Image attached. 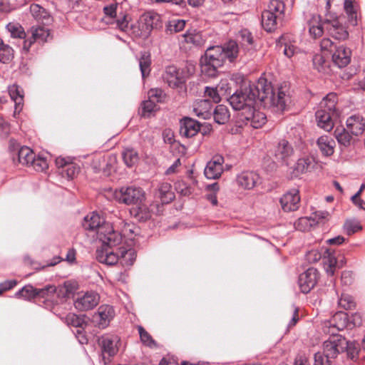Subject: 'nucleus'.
<instances>
[{"instance_id":"obj_1","label":"nucleus","mask_w":365,"mask_h":365,"mask_svg":"<svg viewBox=\"0 0 365 365\" xmlns=\"http://www.w3.org/2000/svg\"><path fill=\"white\" fill-rule=\"evenodd\" d=\"M227 101L235 110L248 108L252 114L260 107L284 112L291 103L289 86L284 82L274 86L265 78L260 77L254 83L244 81Z\"/></svg>"},{"instance_id":"obj_2","label":"nucleus","mask_w":365,"mask_h":365,"mask_svg":"<svg viewBox=\"0 0 365 365\" xmlns=\"http://www.w3.org/2000/svg\"><path fill=\"white\" fill-rule=\"evenodd\" d=\"M82 226L85 230L96 234V238L103 245L116 246L122 242V234L115 231L113 225L106 222L96 212H92L85 216Z\"/></svg>"},{"instance_id":"obj_3","label":"nucleus","mask_w":365,"mask_h":365,"mask_svg":"<svg viewBox=\"0 0 365 365\" xmlns=\"http://www.w3.org/2000/svg\"><path fill=\"white\" fill-rule=\"evenodd\" d=\"M238 46L235 41H230L222 46H215L208 48L205 53V58H202L201 62L205 63V66L208 69L212 68L209 75L213 76L217 69L228 60L229 62H233L237 57Z\"/></svg>"},{"instance_id":"obj_4","label":"nucleus","mask_w":365,"mask_h":365,"mask_svg":"<svg viewBox=\"0 0 365 365\" xmlns=\"http://www.w3.org/2000/svg\"><path fill=\"white\" fill-rule=\"evenodd\" d=\"M321 50L331 56L333 63L339 68L346 67L351 61V50L341 43L324 38L320 43Z\"/></svg>"},{"instance_id":"obj_5","label":"nucleus","mask_w":365,"mask_h":365,"mask_svg":"<svg viewBox=\"0 0 365 365\" xmlns=\"http://www.w3.org/2000/svg\"><path fill=\"white\" fill-rule=\"evenodd\" d=\"M115 197L119 202L128 205L141 204L145 199L144 191L135 186L122 187L116 190Z\"/></svg>"},{"instance_id":"obj_6","label":"nucleus","mask_w":365,"mask_h":365,"mask_svg":"<svg viewBox=\"0 0 365 365\" xmlns=\"http://www.w3.org/2000/svg\"><path fill=\"white\" fill-rule=\"evenodd\" d=\"M162 79L169 87L178 89L182 94L186 93L185 78L175 66H169L165 68L162 74Z\"/></svg>"},{"instance_id":"obj_7","label":"nucleus","mask_w":365,"mask_h":365,"mask_svg":"<svg viewBox=\"0 0 365 365\" xmlns=\"http://www.w3.org/2000/svg\"><path fill=\"white\" fill-rule=\"evenodd\" d=\"M325 29L334 40L341 41L349 37V32L343 25L341 18L337 16L332 14L326 16Z\"/></svg>"},{"instance_id":"obj_8","label":"nucleus","mask_w":365,"mask_h":365,"mask_svg":"<svg viewBox=\"0 0 365 365\" xmlns=\"http://www.w3.org/2000/svg\"><path fill=\"white\" fill-rule=\"evenodd\" d=\"M349 323V315L344 312H336L331 318L324 323V331L331 336H339L337 332L343 331Z\"/></svg>"},{"instance_id":"obj_9","label":"nucleus","mask_w":365,"mask_h":365,"mask_svg":"<svg viewBox=\"0 0 365 365\" xmlns=\"http://www.w3.org/2000/svg\"><path fill=\"white\" fill-rule=\"evenodd\" d=\"M120 341V337L113 334H106L98 339V344L101 347L103 359L105 364L106 363V356L110 357L118 353Z\"/></svg>"},{"instance_id":"obj_10","label":"nucleus","mask_w":365,"mask_h":365,"mask_svg":"<svg viewBox=\"0 0 365 365\" xmlns=\"http://www.w3.org/2000/svg\"><path fill=\"white\" fill-rule=\"evenodd\" d=\"M346 338L342 336H331L324 342L323 353L327 357L334 361L337 356L344 351Z\"/></svg>"},{"instance_id":"obj_11","label":"nucleus","mask_w":365,"mask_h":365,"mask_svg":"<svg viewBox=\"0 0 365 365\" xmlns=\"http://www.w3.org/2000/svg\"><path fill=\"white\" fill-rule=\"evenodd\" d=\"M30 32L31 36L23 41L22 50L24 53L29 51L34 43H43L46 42L50 35L49 30L43 25L32 26Z\"/></svg>"},{"instance_id":"obj_12","label":"nucleus","mask_w":365,"mask_h":365,"mask_svg":"<svg viewBox=\"0 0 365 365\" xmlns=\"http://www.w3.org/2000/svg\"><path fill=\"white\" fill-rule=\"evenodd\" d=\"M120 245L110 246L102 244L101 249H97L96 253V259L102 264L113 266L119 262L120 252L118 250Z\"/></svg>"},{"instance_id":"obj_13","label":"nucleus","mask_w":365,"mask_h":365,"mask_svg":"<svg viewBox=\"0 0 365 365\" xmlns=\"http://www.w3.org/2000/svg\"><path fill=\"white\" fill-rule=\"evenodd\" d=\"M114 308L108 304L101 305L97 312L93 315V322L100 329L106 328L114 318Z\"/></svg>"},{"instance_id":"obj_14","label":"nucleus","mask_w":365,"mask_h":365,"mask_svg":"<svg viewBox=\"0 0 365 365\" xmlns=\"http://www.w3.org/2000/svg\"><path fill=\"white\" fill-rule=\"evenodd\" d=\"M270 153L274 156L277 162L288 165L289 160L294 154V149L287 140L282 139L270 150Z\"/></svg>"},{"instance_id":"obj_15","label":"nucleus","mask_w":365,"mask_h":365,"mask_svg":"<svg viewBox=\"0 0 365 365\" xmlns=\"http://www.w3.org/2000/svg\"><path fill=\"white\" fill-rule=\"evenodd\" d=\"M100 297L95 292H86L78 294L74 300V306L79 311H87L94 308L98 303Z\"/></svg>"},{"instance_id":"obj_16","label":"nucleus","mask_w":365,"mask_h":365,"mask_svg":"<svg viewBox=\"0 0 365 365\" xmlns=\"http://www.w3.org/2000/svg\"><path fill=\"white\" fill-rule=\"evenodd\" d=\"M318 279L317 269L309 267L299 276L298 284L302 293L307 294L316 285Z\"/></svg>"},{"instance_id":"obj_17","label":"nucleus","mask_w":365,"mask_h":365,"mask_svg":"<svg viewBox=\"0 0 365 365\" xmlns=\"http://www.w3.org/2000/svg\"><path fill=\"white\" fill-rule=\"evenodd\" d=\"M279 202L284 212L298 210L300 205L299 191L295 188L288 190L282 196Z\"/></svg>"},{"instance_id":"obj_18","label":"nucleus","mask_w":365,"mask_h":365,"mask_svg":"<svg viewBox=\"0 0 365 365\" xmlns=\"http://www.w3.org/2000/svg\"><path fill=\"white\" fill-rule=\"evenodd\" d=\"M224 158L221 155H216L210 160L205 168L204 174L207 179L219 178L224 171Z\"/></svg>"},{"instance_id":"obj_19","label":"nucleus","mask_w":365,"mask_h":365,"mask_svg":"<svg viewBox=\"0 0 365 365\" xmlns=\"http://www.w3.org/2000/svg\"><path fill=\"white\" fill-rule=\"evenodd\" d=\"M337 96L334 93H329L317 106L314 114H335L336 112Z\"/></svg>"},{"instance_id":"obj_20","label":"nucleus","mask_w":365,"mask_h":365,"mask_svg":"<svg viewBox=\"0 0 365 365\" xmlns=\"http://www.w3.org/2000/svg\"><path fill=\"white\" fill-rule=\"evenodd\" d=\"M200 131V123L185 116L180 120V133L185 138H192Z\"/></svg>"},{"instance_id":"obj_21","label":"nucleus","mask_w":365,"mask_h":365,"mask_svg":"<svg viewBox=\"0 0 365 365\" xmlns=\"http://www.w3.org/2000/svg\"><path fill=\"white\" fill-rule=\"evenodd\" d=\"M324 268L327 274L333 276L336 267H341L343 265V261L339 262L336 258L335 252L330 249H326L323 252Z\"/></svg>"},{"instance_id":"obj_22","label":"nucleus","mask_w":365,"mask_h":365,"mask_svg":"<svg viewBox=\"0 0 365 365\" xmlns=\"http://www.w3.org/2000/svg\"><path fill=\"white\" fill-rule=\"evenodd\" d=\"M259 178L258 174L253 171H242L237 175L236 182L241 188L250 190L256 185Z\"/></svg>"},{"instance_id":"obj_23","label":"nucleus","mask_w":365,"mask_h":365,"mask_svg":"<svg viewBox=\"0 0 365 365\" xmlns=\"http://www.w3.org/2000/svg\"><path fill=\"white\" fill-rule=\"evenodd\" d=\"M8 91L11 99L14 103V114H19L24 107V90L21 86L14 84L9 86Z\"/></svg>"},{"instance_id":"obj_24","label":"nucleus","mask_w":365,"mask_h":365,"mask_svg":"<svg viewBox=\"0 0 365 365\" xmlns=\"http://www.w3.org/2000/svg\"><path fill=\"white\" fill-rule=\"evenodd\" d=\"M30 12L34 19L38 24L47 26L51 24L53 21V18L50 14L44 8L38 4H31L30 6Z\"/></svg>"},{"instance_id":"obj_25","label":"nucleus","mask_w":365,"mask_h":365,"mask_svg":"<svg viewBox=\"0 0 365 365\" xmlns=\"http://www.w3.org/2000/svg\"><path fill=\"white\" fill-rule=\"evenodd\" d=\"M335 138L340 146L341 151H344L354 144V138L349 132L344 128H336L334 130Z\"/></svg>"},{"instance_id":"obj_26","label":"nucleus","mask_w":365,"mask_h":365,"mask_svg":"<svg viewBox=\"0 0 365 365\" xmlns=\"http://www.w3.org/2000/svg\"><path fill=\"white\" fill-rule=\"evenodd\" d=\"M346 124L348 130L354 135L362 134L365 130V120L362 115H350Z\"/></svg>"},{"instance_id":"obj_27","label":"nucleus","mask_w":365,"mask_h":365,"mask_svg":"<svg viewBox=\"0 0 365 365\" xmlns=\"http://www.w3.org/2000/svg\"><path fill=\"white\" fill-rule=\"evenodd\" d=\"M159 16L156 14L145 13L139 20V27L145 34H150L151 30L157 26Z\"/></svg>"},{"instance_id":"obj_28","label":"nucleus","mask_w":365,"mask_h":365,"mask_svg":"<svg viewBox=\"0 0 365 365\" xmlns=\"http://www.w3.org/2000/svg\"><path fill=\"white\" fill-rule=\"evenodd\" d=\"M317 144L323 155L328 157L333 155L336 143L332 138L328 135L320 136L317 140Z\"/></svg>"},{"instance_id":"obj_29","label":"nucleus","mask_w":365,"mask_h":365,"mask_svg":"<svg viewBox=\"0 0 365 365\" xmlns=\"http://www.w3.org/2000/svg\"><path fill=\"white\" fill-rule=\"evenodd\" d=\"M155 195L163 204H168L175 198L174 192L171 190V185L167 182H163L158 185Z\"/></svg>"},{"instance_id":"obj_30","label":"nucleus","mask_w":365,"mask_h":365,"mask_svg":"<svg viewBox=\"0 0 365 365\" xmlns=\"http://www.w3.org/2000/svg\"><path fill=\"white\" fill-rule=\"evenodd\" d=\"M34 155L35 153L30 148L23 146L13 154L12 158L14 161L17 160L19 163L29 166L31 160H34Z\"/></svg>"},{"instance_id":"obj_31","label":"nucleus","mask_w":365,"mask_h":365,"mask_svg":"<svg viewBox=\"0 0 365 365\" xmlns=\"http://www.w3.org/2000/svg\"><path fill=\"white\" fill-rule=\"evenodd\" d=\"M281 21L277 18L271 12H267L265 10L262 11L261 16V24L262 28L267 32H272L277 29L278 21Z\"/></svg>"},{"instance_id":"obj_32","label":"nucleus","mask_w":365,"mask_h":365,"mask_svg":"<svg viewBox=\"0 0 365 365\" xmlns=\"http://www.w3.org/2000/svg\"><path fill=\"white\" fill-rule=\"evenodd\" d=\"M120 252L119 263L123 267H129L132 266L135 261L136 254L133 249H125L123 247H119L118 249Z\"/></svg>"},{"instance_id":"obj_33","label":"nucleus","mask_w":365,"mask_h":365,"mask_svg":"<svg viewBox=\"0 0 365 365\" xmlns=\"http://www.w3.org/2000/svg\"><path fill=\"white\" fill-rule=\"evenodd\" d=\"M213 103L210 99H197L192 103L195 114H211Z\"/></svg>"},{"instance_id":"obj_34","label":"nucleus","mask_w":365,"mask_h":365,"mask_svg":"<svg viewBox=\"0 0 365 365\" xmlns=\"http://www.w3.org/2000/svg\"><path fill=\"white\" fill-rule=\"evenodd\" d=\"M325 29V19H321L320 16H314L312 21L309 23V34L314 38L321 36Z\"/></svg>"},{"instance_id":"obj_35","label":"nucleus","mask_w":365,"mask_h":365,"mask_svg":"<svg viewBox=\"0 0 365 365\" xmlns=\"http://www.w3.org/2000/svg\"><path fill=\"white\" fill-rule=\"evenodd\" d=\"M130 213L139 221H146L151 217V212L146 205L143 202L136 205L130 210Z\"/></svg>"},{"instance_id":"obj_36","label":"nucleus","mask_w":365,"mask_h":365,"mask_svg":"<svg viewBox=\"0 0 365 365\" xmlns=\"http://www.w3.org/2000/svg\"><path fill=\"white\" fill-rule=\"evenodd\" d=\"M14 49L0 38V62L9 63L14 58Z\"/></svg>"},{"instance_id":"obj_37","label":"nucleus","mask_w":365,"mask_h":365,"mask_svg":"<svg viewBox=\"0 0 365 365\" xmlns=\"http://www.w3.org/2000/svg\"><path fill=\"white\" fill-rule=\"evenodd\" d=\"M344 8L347 15L349 23L355 26L357 24V11L356 7L354 5L353 0H345Z\"/></svg>"},{"instance_id":"obj_38","label":"nucleus","mask_w":365,"mask_h":365,"mask_svg":"<svg viewBox=\"0 0 365 365\" xmlns=\"http://www.w3.org/2000/svg\"><path fill=\"white\" fill-rule=\"evenodd\" d=\"M39 292L36 288H34L31 284H28L16 292L14 296L19 299L22 298L25 300H31L37 297Z\"/></svg>"},{"instance_id":"obj_39","label":"nucleus","mask_w":365,"mask_h":365,"mask_svg":"<svg viewBox=\"0 0 365 365\" xmlns=\"http://www.w3.org/2000/svg\"><path fill=\"white\" fill-rule=\"evenodd\" d=\"M265 11L272 13L274 16H277V18L282 20L284 18V4L282 1L272 0Z\"/></svg>"},{"instance_id":"obj_40","label":"nucleus","mask_w":365,"mask_h":365,"mask_svg":"<svg viewBox=\"0 0 365 365\" xmlns=\"http://www.w3.org/2000/svg\"><path fill=\"white\" fill-rule=\"evenodd\" d=\"M6 29L10 34L11 37L14 38L26 39V33L24 28L18 23L10 22L6 26Z\"/></svg>"},{"instance_id":"obj_41","label":"nucleus","mask_w":365,"mask_h":365,"mask_svg":"<svg viewBox=\"0 0 365 365\" xmlns=\"http://www.w3.org/2000/svg\"><path fill=\"white\" fill-rule=\"evenodd\" d=\"M138 62L142 77L144 78L145 76H148L150 72L151 59L150 53L148 52L141 53Z\"/></svg>"},{"instance_id":"obj_42","label":"nucleus","mask_w":365,"mask_h":365,"mask_svg":"<svg viewBox=\"0 0 365 365\" xmlns=\"http://www.w3.org/2000/svg\"><path fill=\"white\" fill-rule=\"evenodd\" d=\"M122 155L123 161L128 167H133L139 160L138 153L133 148H127L124 149Z\"/></svg>"},{"instance_id":"obj_43","label":"nucleus","mask_w":365,"mask_h":365,"mask_svg":"<svg viewBox=\"0 0 365 365\" xmlns=\"http://www.w3.org/2000/svg\"><path fill=\"white\" fill-rule=\"evenodd\" d=\"M313 66L319 72H325L329 67V62L322 53H316L312 58Z\"/></svg>"},{"instance_id":"obj_44","label":"nucleus","mask_w":365,"mask_h":365,"mask_svg":"<svg viewBox=\"0 0 365 365\" xmlns=\"http://www.w3.org/2000/svg\"><path fill=\"white\" fill-rule=\"evenodd\" d=\"M246 124H250L254 128H259L267 122V115H246Z\"/></svg>"},{"instance_id":"obj_45","label":"nucleus","mask_w":365,"mask_h":365,"mask_svg":"<svg viewBox=\"0 0 365 365\" xmlns=\"http://www.w3.org/2000/svg\"><path fill=\"white\" fill-rule=\"evenodd\" d=\"M29 166H31L35 170L38 172H42L48 168V164L45 158L36 155L34 157V160H32Z\"/></svg>"},{"instance_id":"obj_46","label":"nucleus","mask_w":365,"mask_h":365,"mask_svg":"<svg viewBox=\"0 0 365 365\" xmlns=\"http://www.w3.org/2000/svg\"><path fill=\"white\" fill-rule=\"evenodd\" d=\"M317 125L326 131L331 130L334 126L331 115H319L317 118Z\"/></svg>"},{"instance_id":"obj_47","label":"nucleus","mask_w":365,"mask_h":365,"mask_svg":"<svg viewBox=\"0 0 365 365\" xmlns=\"http://www.w3.org/2000/svg\"><path fill=\"white\" fill-rule=\"evenodd\" d=\"M185 24L186 21L183 19H173L169 21L167 31L170 34L180 32L184 29Z\"/></svg>"},{"instance_id":"obj_48","label":"nucleus","mask_w":365,"mask_h":365,"mask_svg":"<svg viewBox=\"0 0 365 365\" xmlns=\"http://www.w3.org/2000/svg\"><path fill=\"white\" fill-rule=\"evenodd\" d=\"M140 338L143 344L150 348L156 346L155 340L152 338L150 334L146 331L141 326L138 327Z\"/></svg>"},{"instance_id":"obj_49","label":"nucleus","mask_w":365,"mask_h":365,"mask_svg":"<svg viewBox=\"0 0 365 365\" xmlns=\"http://www.w3.org/2000/svg\"><path fill=\"white\" fill-rule=\"evenodd\" d=\"M116 9V4H110L103 8V11L105 14L104 19L107 24L114 23V20L116 19L117 16Z\"/></svg>"},{"instance_id":"obj_50","label":"nucleus","mask_w":365,"mask_h":365,"mask_svg":"<svg viewBox=\"0 0 365 365\" xmlns=\"http://www.w3.org/2000/svg\"><path fill=\"white\" fill-rule=\"evenodd\" d=\"M338 305L346 309H351L355 307V302L353 297L347 294H342L340 298L338 299Z\"/></svg>"},{"instance_id":"obj_51","label":"nucleus","mask_w":365,"mask_h":365,"mask_svg":"<svg viewBox=\"0 0 365 365\" xmlns=\"http://www.w3.org/2000/svg\"><path fill=\"white\" fill-rule=\"evenodd\" d=\"M66 321L68 324L78 328L83 329L86 325L84 319L74 314H69L66 317Z\"/></svg>"},{"instance_id":"obj_52","label":"nucleus","mask_w":365,"mask_h":365,"mask_svg":"<svg viewBox=\"0 0 365 365\" xmlns=\"http://www.w3.org/2000/svg\"><path fill=\"white\" fill-rule=\"evenodd\" d=\"M148 98L151 99L152 101L156 102V103H160V102H162L163 101L165 97V93L163 92V91L160 88H151L149 91H148Z\"/></svg>"},{"instance_id":"obj_53","label":"nucleus","mask_w":365,"mask_h":365,"mask_svg":"<svg viewBox=\"0 0 365 365\" xmlns=\"http://www.w3.org/2000/svg\"><path fill=\"white\" fill-rule=\"evenodd\" d=\"M344 227L349 235L358 232L362 228L360 223L354 220H347L345 222Z\"/></svg>"},{"instance_id":"obj_54","label":"nucleus","mask_w":365,"mask_h":365,"mask_svg":"<svg viewBox=\"0 0 365 365\" xmlns=\"http://www.w3.org/2000/svg\"><path fill=\"white\" fill-rule=\"evenodd\" d=\"M313 161L309 158H302L298 160L297 169L302 173L307 172L312 168Z\"/></svg>"},{"instance_id":"obj_55","label":"nucleus","mask_w":365,"mask_h":365,"mask_svg":"<svg viewBox=\"0 0 365 365\" xmlns=\"http://www.w3.org/2000/svg\"><path fill=\"white\" fill-rule=\"evenodd\" d=\"M314 365H333L334 361H331L329 358L323 353L318 351L314 354Z\"/></svg>"},{"instance_id":"obj_56","label":"nucleus","mask_w":365,"mask_h":365,"mask_svg":"<svg viewBox=\"0 0 365 365\" xmlns=\"http://www.w3.org/2000/svg\"><path fill=\"white\" fill-rule=\"evenodd\" d=\"M141 108L143 110V114L156 112L158 109L156 102L152 101L150 98H148L147 101H144L142 103Z\"/></svg>"},{"instance_id":"obj_57","label":"nucleus","mask_w":365,"mask_h":365,"mask_svg":"<svg viewBox=\"0 0 365 365\" xmlns=\"http://www.w3.org/2000/svg\"><path fill=\"white\" fill-rule=\"evenodd\" d=\"M184 41L195 46L200 44V36L198 34L186 32L182 35Z\"/></svg>"},{"instance_id":"obj_58","label":"nucleus","mask_w":365,"mask_h":365,"mask_svg":"<svg viewBox=\"0 0 365 365\" xmlns=\"http://www.w3.org/2000/svg\"><path fill=\"white\" fill-rule=\"evenodd\" d=\"M346 345L344 348V351L347 352V354L349 357L353 359L358 353V346L355 341H348L346 339Z\"/></svg>"},{"instance_id":"obj_59","label":"nucleus","mask_w":365,"mask_h":365,"mask_svg":"<svg viewBox=\"0 0 365 365\" xmlns=\"http://www.w3.org/2000/svg\"><path fill=\"white\" fill-rule=\"evenodd\" d=\"M114 23H115L116 27L123 31H127L129 29V21L125 14H122L121 16L118 17L116 16Z\"/></svg>"},{"instance_id":"obj_60","label":"nucleus","mask_w":365,"mask_h":365,"mask_svg":"<svg viewBox=\"0 0 365 365\" xmlns=\"http://www.w3.org/2000/svg\"><path fill=\"white\" fill-rule=\"evenodd\" d=\"M312 225L311 220L308 217H300L294 222V227L300 231H305Z\"/></svg>"},{"instance_id":"obj_61","label":"nucleus","mask_w":365,"mask_h":365,"mask_svg":"<svg viewBox=\"0 0 365 365\" xmlns=\"http://www.w3.org/2000/svg\"><path fill=\"white\" fill-rule=\"evenodd\" d=\"M323 254L318 250H312L306 255V259L310 263H314L321 259Z\"/></svg>"},{"instance_id":"obj_62","label":"nucleus","mask_w":365,"mask_h":365,"mask_svg":"<svg viewBox=\"0 0 365 365\" xmlns=\"http://www.w3.org/2000/svg\"><path fill=\"white\" fill-rule=\"evenodd\" d=\"M280 48L283 49V53L287 58L293 56L298 51V48L292 43H285L280 46Z\"/></svg>"},{"instance_id":"obj_63","label":"nucleus","mask_w":365,"mask_h":365,"mask_svg":"<svg viewBox=\"0 0 365 365\" xmlns=\"http://www.w3.org/2000/svg\"><path fill=\"white\" fill-rule=\"evenodd\" d=\"M205 95L212 100V102L214 105L220 101V94L218 93L217 88L206 87L205 90Z\"/></svg>"},{"instance_id":"obj_64","label":"nucleus","mask_w":365,"mask_h":365,"mask_svg":"<svg viewBox=\"0 0 365 365\" xmlns=\"http://www.w3.org/2000/svg\"><path fill=\"white\" fill-rule=\"evenodd\" d=\"M175 190L183 196H188L191 193L190 187L184 182H178L175 184Z\"/></svg>"}]
</instances>
